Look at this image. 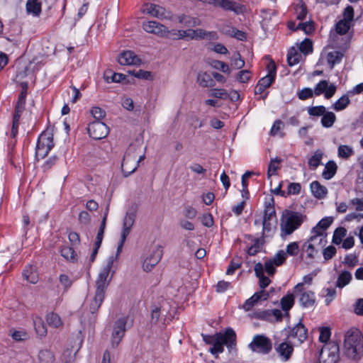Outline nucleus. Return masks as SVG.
<instances>
[{
  "label": "nucleus",
  "mask_w": 363,
  "mask_h": 363,
  "mask_svg": "<svg viewBox=\"0 0 363 363\" xmlns=\"http://www.w3.org/2000/svg\"><path fill=\"white\" fill-rule=\"evenodd\" d=\"M203 340L206 344L212 345L209 351L216 357L224 351V345L230 354L233 355L237 352L236 334L232 328H227L223 333H216L213 335H205Z\"/></svg>",
  "instance_id": "obj_1"
},
{
  "label": "nucleus",
  "mask_w": 363,
  "mask_h": 363,
  "mask_svg": "<svg viewBox=\"0 0 363 363\" xmlns=\"http://www.w3.org/2000/svg\"><path fill=\"white\" fill-rule=\"evenodd\" d=\"M341 354L346 359L357 362L363 356V335L357 329H350L344 336Z\"/></svg>",
  "instance_id": "obj_2"
},
{
  "label": "nucleus",
  "mask_w": 363,
  "mask_h": 363,
  "mask_svg": "<svg viewBox=\"0 0 363 363\" xmlns=\"http://www.w3.org/2000/svg\"><path fill=\"white\" fill-rule=\"evenodd\" d=\"M118 255L119 254L116 252L115 256H110L107 258L105 265L101 268L96 280V292L105 295L106 290L111 279L109 274Z\"/></svg>",
  "instance_id": "obj_3"
},
{
  "label": "nucleus",
  "mask_w": 363,
  "mask_h": 363,
  "mask_svg": "<svg viewBox=\"0 0 363 363\" xmlns=\"http://www.w3.org/2000/svg\"><path fill=\"white\" fill-rule=\"evenodd\" d=\"M304 216L296 212H288L281 219V236L289 235L298 229L303 222Z\"/></svg>",
  "instance_id": "obj_4"
},
{
  "label": "nucleus",
  "mask_w": 363,
  "mask_h": 363,
  "mask_svg": "<svg viewBox=\"0 0 363 363\" xmlns=\"http://www.w3.org/2000/svg\"><path fill=\"white\" fill-rule=\"evenodd\" d=\"M53 136L49 132H43L38 138L35 155L38 159H43L53 147Z\"/></svg>",
  "instance_id": "obj_5"
},
{
  "label": "nucleus",
  "mask_w": 363,
  "mask_h": 363,
  "mask_svg": "<svg viewBox=\"0 0 363 363\" xmlns=\"http://www.w3.org/2000/svg\"><path fill=\"white\" fill-rule=\"evenodd\" d=\"M294 294L298 297V301L303 308H312L315 303V293L303 287V284H297L294 289Z\"/></svg>",
  "instance_id": "obj_6"
},
{
  "label": "nucleus",
  "mask_w": 363,
  "mask_h": 363,
  "mask_svg": "<svg viewBox=\"0 0 363 363\" xmlns=\"http://www.w3.org/2000/svg\"><path fill=\"white\" fill-rule=\"evenodd\" d=\"M126 323L127 318L122 317L117 319L113 324L110 338V342L113 348L117 347L122 340L126 330Z\"/></svg>",
  "instance_id": "obj_7"
},
{
  "label": "nucleus",
  "mask_w": 363,
  "mask_h": 363,
  "mask_svg": "<svg viewBox=\"0 0 363 363\" xmlns=\"http://www.w3.org/2000/svg\"><path fill=\"white\" fill-rule=\"evenodd\" d=\"M162 255L163 247L161 245H154L143 261V270L145 272H150L160 261Z\"/></svg>",
  "instance_id": "obj_8"
},
{
  "label": "nucleus",
  "mask_w": 363,
  "mask_h": 363,
  "mask_svg": "<svg viewBox=\"0 0 363 363\" xmlns=\"http://www.w3.org/2000/svg\"><path fill=\"white\" fill-rule=\"evenodd\" d=\"M307 337V328L301 323H298L289 330L286 340L294 345L298 346L302 344Z\"/></svg>",
  "instance_id": "obj_9"
},
{
  "label": "nucleus",
  "mask_w": 363,
  "mask_h": 363,
  "mask_svg": "<svg viewBox=\"0 0 363 363\" xmlns=\"http://www.w3.org/2000/svg\"><path fill=\"white\" fill-rule=\"evenodd\" d=\"M248 347L254 352L267 354L272 350V342L265 335H256Z\"/></svg>",
  "instance_id": "obj_10"
},
{
  "label": "nucleus",
  "mask_w": 363,
  "mask_h": 363,
  "mask_svg": "<svg viewBox=\"0 0 363 363\" xmlns=\"http://www.w3.org/2000/svg\"><path fill=\"white\" fill-rule=\"evenodd\" d=\"M134 146H130L125 153L122 162V171L125 177L133 173L138 169V163L136 162V155L134 150Z\"/></svg>",
  "instance_id": "obj_11"
},
{
  "label": "nucleus",
  "mask_w": 363,
  "mask_h": 363,
  "mask_svg": "<svg viewBox=\"0 0 363 363\" xmlns=\"http://www.w3.org/2000/svg\"><path fill=\"white\" fill-rule=\"evenodd\" d=\"M267 74L259 79L256 86L255 93L262 94L267 88L269 87L274 81L276 76V65L274 62H270L267 65Z\"/></svg>",
  "instance_id": "obj_12"
},
{
  "label": "nucleus",
  "mask_w": 363,
  "mask_h": 363,
  "mask_svg": "<svg viewBox=\"0 0 363 363\" xmlns=\"http://www.w3.org/2000/svg\"><path fill=\"white\" fill-rule=\"evenodd\" d=\"M135 220V214L133 212L127 213L124 217L123 229L121 233L120 242L117 247V253L120 254L125 242L127 236L130 234L132 226Z\"/></svg>",
  "instance_id": "obj_13"
},
{
  "label": "nucleus",
  "mask_w": 363,
  "mask_h": 363,
  "mask_svg": "<svg viewBox=\"0 0 363 363\" xmlns=\"http://www.w3.org/2000/svg\"><path fill=\"white\" fill-rule=\"evenodd\" d=\"M89 136L94 140H101L108 134V128L100 121H95L89 124L87 128Z\"/></svg>",
  "instance_id": "obj_14"
},
{
  "label": "nucleus",
  "mask_w": 363,
  "mask_h": 363,
  "mask_svg": "<svg viewBox=\"0 0 363 363\" xmlns=\"http://www.w3.org/2000/svg\"><path fill=\"white\" fill-rule=\"evenodd\" d=\"M141 11L143 13H147L161 20L169 19L171 18L170 13L163 7L153 4H144Z\"/></svg>",
  "instance_id": "obj_15"
},
{
  "label": "nucleus",
  "mask_w": 363,
  "mask_h": 363,
  "mask_svg": "<svg viewBox=\"0 0 363 363\" xmlns=\"http://www.w3.org/2000/svg\"><path fill=\"white\" fill-rule=\"evenodd\" d=\"M208 4L219 6L225 11H230L235 14L243 13L245 8L242 4L232 0H211Z\"/></svg>",
  "instance_id": "obj_16"
},
{
  "label": "nucleus",
  "mask_w": 363,
  "mask_h": 363,
  "mask_svg": "<svg viewBox=\"0 0 363 363\" xmlns=\"http://www.w3.org/2000/svg\"><path fill=\"white\" fill-rule=\"evenodd\" d=\"M337 86L335 84H330L327 80H321L314 88V94L320 96L323 94L325 99H329L335 94Z\"/></svg>",
  "instance_id": "obj_17"
},
{
  "label": "nucleus",
  "mask_w": 363,
  "mask_h": 363,
  "mask_svg": "<svg viewBox=\"0 0 363 363\" xmlns=\"http://www.w3.org/2000/svg\"><path fill=\"white\" fill-rule=\"evenodd\" d=\"M143 28L145 32L156 35L160 38L164 37L167 33V27L155 21L144 22L143 23Z\"/></svg>",
  "instance_id": "obj_18"
},
{
  "label": "nucleus",
  "mask_w": 363,
  "mask_h": 363,
  "mask_svg": "<svg viewBox=\"0 0 363 363\" xmlns=\"http://www.w3.org/2000/svg\"><path fill=\"white\" fill-rule=\"evenodd\" d=\"M269 294L264 290H261L254 294L250 298L247 299L242 305V308L245 311H250L260 301H265L268 298Z\"/></svg>",
  "instance_id": "obj_19"
},
{
  "label": "nucleus",
  "mask_w": 363,
  "mask_h": 363,
  "mask_svg": "<svg viewBox=\"0 0 363 363\" xmlns=\"http://www.w3.org/2000/svg\"><path fill=\"white\" fill-rule=\"evenodd\" d=\"M118 62L121 65H139L141 60L133 51L127 50L119 55Z\"/></svg>",
  "instance_id": "obj_20"
},
{
  "label": "nucleus",
  "mask_w": 363,
  "mask_h": 363,
  "mask_svg": "<svg viewBox=\"0 0 363 363\" xmlns=\"http://www.w3.org/2000/svg\"><path fill=\"white\" fill-rule=\"evenodd\" d=\"M294 345L287 340L281 343L277 348V351L284 361H287L294 351Z\"/></svg>",
  "instance_id": "obj_21"
},
{
  "label": "nucleus",
  "mask_w": 363,
  "mask_h": 363,
  "mask_svg": "<svg viewBox=\"0 0 363 363\" xmlns=\"http://www.w3.org/2000/svg\"><path fill=\"white\" fill-rule=\"evenodd\" d=\"M20 83L22 90L18 96V101L15 109V113H22V112L24 110L28 89V82H21Z\"/></svg>",
  "instance_id": "obj_22"
},
{
  "label": "nucleus",
  "mask_w": 363,
  "mask_h": 363,
  "mask_svg": "<svg viewBox=\"0 0 363 363\" xmlns=\"http://www.w3.org/2000/svg\"><path fill=\"white\" fill-rule=\"evenodd\" d=\"M310 189L314 197L318 199H324L328 194L327 188L318 181H314L310 184Z\"/></svg>",
  "instance_id": "obj_23"
},
{
  "label": "nucleus",
  "mask_w": 363,
  "mask_h": 363,
  "mask_svg": "<svg viewBox=\"0 0 363 363\" xmlns=\"http://www.w3.org/2000/svg\"><path fill=\"white\" fill-rule=\"evenodd\" d=\"M352 279V275L350 272L343 270L340 272L337 275L335 286L339 289H342L348 285Z\"/></svg>",
  "instance_id": "obj_24"
},
{
  "label": "nucleus",
  "mask_w": 363,
  "mask_h": 363,
  "mask_svg": "<svg viewBox=\"0 0 363 363\" xmlns=\"http://www.w3.org/2000/svg\"><path fill=\"white\" fill-rule=\"evenodd\" d=\"M26 11L33 16H38L41 13V3L39 0H28L26 2Z\"/></svg>",
  "instance_id": "obj_25"
},
{
  "label": "nucleus",
  "mask_w": 363,
  "mask_h": 363,
  "mask_svg": "<svg viewBox=\"0 0 363 363\" xmlns=\"http://www.w3.org/2000/svg\"><path fill=\"white\" fill-rule=\"evenodd\" d=\"M311 236L308 239V240L317 248L322 247L326 244L327 234H323L321 233H311Z\"/></svg>",
  "instance_id": "obj_26"
},
{
  "label": "nucleus",
  "mask_w": 363,
  "mask_h": 363,
  "mask_svg": "<svg viewBox=\"0 0 363 363\" xmlns=\"http://www.w3.org/2000/svg\"><path fill=\"white\" fill-rule=\"evenodd\" d=\"M323 156V152L320 150H315L313 155L309 157L308 164L309 169L311 170H315L317 167L321 164V160Z\"/></svg>",
  "instance_id": "obj_27"
},
{
  "label": "nucleus",
  "mask_w": 363,
  "mask_h": 363,
  "mask_svg": "<svg viewBox=\"0 0 363 363\" xmlns=\"http://www.w3.org/2000/svg\"><path fill=\"white\" fill-rule=\"evenodd\" d=\"M350 95L347 93L339 98L333 105V108L335 111H341L345 110L350 104Z\"/></svg>",
  "instance_id": "obj_28"
},
{
  "label": "nucleus",
  "mask_w": 363,
  "mask_h": 363,
  "mask_svg": "<svg viewBox=\"0 0 363 363\" xmlns=\"http://www.w3.org/2000/svg\"><path fill=\"white\" fill-rule=\"evenodd\" d=\"M197 82L202 87H211L215 86V82L207 72H200L197 76Z\"/></svg>",
  "instance_id": "obj_29"
},
{
  "label": "nucleus",
  "mask_w": 363,
  "mask_h": 363,
  "mask_svg": "<svg viewBox=\"0 0 363 363\" xmlns=\"http://www.w3.org/2000/svg\"><path fill=\"white\" fill-rule=\"evenodd\" d=\"M333 219L330 217H325L321 219L317 225L313 228L311 233H321L326 234L325 231L328 227L331 225Z\"/></svg>",
  "instance_id": "obj_30"
},
{
  "label": "nucleus",
  "mask_w": 363,
  "mask_h": 363,
  "mask_svg": "<svg viewBox=\"0 0 363 363\" xmlns=\"http://www.w3.org/2000/svg\"><path fill=\"white\" fill-rule=\"evenodd\" d=\"M263 219L272 220L273 222L277 221L273 199H270L267 203L266 202Z\"/></svg>",
  "instance_id": "obj_31"
},
{
  "label": "nucleus",
  "mask_w": 363,
  "mask_h": 363,
  "mask_svg": "<svg viewBox=\"0 0 363 363\" xmlns=\"http://www.w3.org/2000/svg\"><path fill=\"white\" fill-rule=\"evenodd\" d=\"M23 276L30 284H36L38 281V275L35 267L29 266L23 270Z\"/></svg>",
  "instance_id": "obj_32"
},
{
  "label": "nucleus",
  "mask_w": 363,
  "mask_h": 363,
  "mask_svg": "<svg viewBox=\"0 0 363 363\" xmlns=\"http://www.w3.org/2000/svg\"><path fill=\"white\" fill-rule=\"evenodd\" d=\"M343 57V54L340 51H332L327 54L326 60L329 64L330 69H333L337 64L340 63Z\"/></svg>",
  "instance_id": "obj_33"
},
{
  "label": "nucleus",
  "mask_w": 363,
  "mask_h": 363,
  "mask_svg": "<svg viewBox=\"0 0 363 363\" xmlns=\"http://www.w3.org/2000/svg\"><path fill=\"white\" fill-rule=\"evenodd\" d=\"M104 78L107 83L121 82L125 79V76L120 73L113 72L111 69L104 72Z\"/></svg>",
  "instance_id": "obj_34"
},
{
  "label": "nucleus",
  "mask_w": 363,
  "mask_h": 363,
  "mask_svg": "<svg viewBox=\"0 0 363 363\" xmlns=\"http://www.w3.org/2000/svg\"><path fill=\"white\" fill-rule=\"evenodd\" d=\"M302 55L299 50L295 48H291L287 55V61L289 66L297 65L301 60Z\"/></svg>",
  "instance_id": "obj_35"
},
{
  "label": "nucleus",
  "mask_w": 363,
  "mask_h": 363,
  "mask_svg": "<svg viewBox=\"0 0 363 363\" xmlns=\"http://www.w3.org/2000/svg\"><path fill=\"white\" fill-rule=\"evenodd\" d=\"M337 164L333 161L326 163L322 176L325 179H330L336 173Z\"/></svg>",
  "instance_id": "obj_36"
},
{
  "label": "nucleus",
  "mask_w": 363,
  "mask_h": 363,
  "mask_svg": "<svg viewBox=\"0 0 363 363\" xmlns=\"http://www.w3.org/2000/svg\"><path fill=\"white\" fill-rule=\"evenodd\" d=\"M105 295L103 294L95 292V295L91 301L89 310L91 313H95L101 306Z\"/></svg>",
  "instance_id": "obj_37"
},
{
  "label": "nucleus",
  "mask_w": 363,
  "mask_h": 363,
  "mask_svg": "<svg viewBox=\"0 0 363 363\" xmlns=\"http://www.w3.org/2000/svg\"><path fill=\"white\" fill-rule=\"evenodd\" d=\"M354 151L352 147L347 145H340L337 148V155L340 158L347 160L353 155Z\"/></svg>",
  "instance_id": "obj_38"
},
{
  "label": "nucleus",
  "mask_w": 363,
  "mask_h": 363,
  "mask_svg": "<svg viewBox=\"0 0 363 363\" xmlns=\"http://www.w3.org/2000/svg\"><path fill=\"white\" fill-rule=\"evenodd\" d=\"M34 327L36 333L40 337H45L47 335V328L43 319L40 317H36L34 320Z\"/></svg>",
  "instance_id": "obj_39"
},
{
  "label": "nucleus",
  "mask_w": 363,
  "mask_h": 363,
  "mask_svg": "<svg viewBox=\"0 0 363 363\" xmlns=\"http://www.w3.org/2000/svg\"><path fill=\"white\" fill-rule=\"evenodd\" d=\"M179 22L186 27H196L201 25L199 18L191 16H180L179 18Z\"/></svg>",
  "instance_id": "obj_40"
},
{
  "label": "nucleus",
  "mask_w": 363,
  "mask_h": 363,
  "mask_svg": "<svg viewBox=\"0 0 363 363\" xmlns=\"http://www.w3.org/2000/svg\"><path fill=\"white\" fill-rule=\"evenodd\" d=\"M46 321L48 324L54 328H60L62 326L63 323L59 315L55 313H50L46 316Z\"/></svg>",
  "instance_id": "obj_41"
},
{
  "label": "nucleus",
  "mask_w": 363,
  "mask_h": 363,
  "mask_svg": "<svg viewBox=\"0 0 363 363\" xmlns=\"http://www.w3.org/2000/svg\"><path fill=\"white\" fill-rule=\"evenodd\" d=\"M336 116L334 113L331 111H326L321 118V125L324 128H330L335 122Z\"/></svg>",
  "instance_id": "obj_42"
},
{
  "label": "nucleus",
  "mask_w": 363,
  "mask_h": 363,
  "mask_svg": "<svg viewBox=\"0 0 363 363\" xmlns=\"http://www.w3.org/2000/svg\"><path fill=\"white\" fill-rule=\"evenodd\" d=\"M294 304V294H288L281 299V308L284 311L290 310Z\"/></svg>",
  "instance_id": "obj_43"
},
{
  "label": "nucleus",
  "mask_w": 363,
  "mask_h": 363,
  "mask_svg": "<svg viewBox=\"0 0 363 363\" xmlns=\"http://www.w3.org/2000/svg\"><path fill=\"white\" fill-rule=\"evenodd\" d=\"M194 40H201L204 38H216V32H208L203 29H194Z\"/></svg>",
  "instance_id": "obj_44"
},
{
  "label": "nucleus",
  "mask_w": 363,
  "mask_h": 363,
  "mask_svg": "<svg viewBox=\"0 0 363 363\" xmlns=\"http://www.w3.org/2000/svg\"><path fill=\"white\" fill-rule=\"evenodd\" d=\"M295 14L298 19L302 20L306 18L307 14V9L303 1H298L294 7Z\"/></svg>",
  "instance_id": "obj_45"
},
{
  "label": "nucleus",
  "mask_w": 363,
  "mask_h": 363,
  "mask_svg": "<svg viewBox=\"0 0 363 363\" xmlns=\"http://www.w3.org/2000/svg\"><path fill=\"white\" fill-rule=\"evenodd\" d=\"M318 249L315 245L310 242L308 240L304 242L302 247L303 251L306 254L307 257L313 259L315 257Z\"/></svg>",
  "instance_id": "obj_46"
},
{
  "label": "nucleus",
  "mask_w": 363,
  "mask_h": 363,
  "mask_svg": "<svg viewBox=\"0 0 363 363\" xmlns=\"http://www.w3.org/2000/svg\"><path fill=\"white\" fill-rule=\"evenodd\" d=\"M38 358L40 363H53L55 357L53 354L48 350H42L39 352Z\"/></svg>",
  "instance_id": "obj_47"
},
{
  "label": "nucleus",
  "mask_w": 363,
  "mask_h": 363,
  "mask_svg": "<svg viewBox=\"0 0 363 363\" xmlns=\"http://www.w3.org/2000/svg\"><path fill=\"white\" fill-rule=\"evenodd\" d=\"M60 252L62 256L67 260L74 262L76 259L77 255L74 250L70 247L65 246L62 247Z\"/></svg>",
  "instance_id": "obj_48"
},
{
  "label": "nucleus",
  "mask_w": 363,
  "mask_h": 363,
  "mask_svg": "<svg viewBox=\"0 0 363 363\" xmlns=\"http://www.w3.org/2000/svg\"><path fill=\"white\" fill-rule=\"evenodd\" d=\"M346 233L347 230L345 228L342 227L337 228L333 233V242L335 245H340Z\"/></svg>",
  "instance_id": "obj_49"
},
{
  "label": "nucleus",
  "mask_w": 363,
  "mask_h": 363,
  "mask_svg": "<svg viewBox=\"0 0 363 363\" xmlns=\"http://www.w3.org/2000/svg\"><path fill=\"white\" fill-rule=\"evenodd\" d=\"M351 26L352 23L341 19L336 23V31L340 35H344L347 33Z\"/></svg>",
  "instance_id": "obj_50"
},
{
  "label": "nucleus",
  "mask_w": 363,
  "mask_h": 363,
  "mask_svg": "<svg viewBox=\"0 0 363 363\" xmlns=\"http://www.w3.org/2000/svg\"><path fill=\"white\" fill-rule=\"evenodd\" d=\"M326 112L325 107L323 106H312L308 108V113L311 116H322Z\"/></svg>",
  "instance_id": "obj_51"
},
{
  "label": "nucleus",
  "mask_w": 363,
  "mask_h": 363,
  "mask_svg": "<svg viewBox=\"0 0 363 363\" xmlns=\"http://www.w3.org/2000/svg\"><path fill=\"white\" fill-rule=\"evenodd\" d=\"M320 335L318 340L323 343H326L330 338L331 332L328 327H321L319 328Z\"/></svg>",
  "instance_id": "obj_52"
},
{
  "label": "nucleus",
  "mask_w": 363,
  "mask_h": 363,
  "mask_svg": "<svg viewBox=\"0 0 363 363\" xmlns=\"http://www.w3.org/2000/svg\"><path fill=\"white\" fill-rule=\"evenodd\" d=\"M212 67L216 69L220 70L223 73L229 74L231 72V69L229 65L227 63L220 60L213 61Z\"/></svg>",
  "instance_id": "obj_53"
},
{
  "label": "nucleus",
  "mask_w": 363,
  "mask_h": 363,
  "mask_svg": "<svg viewBox=\"0 0 363 363\" xmlns=\"http://www.w3.org/2000/svg\"><path fill=\"white\" fill-rule=\"evenodd\" d=\"M106 225V224H105V220H102L94 242V246H96V248H99L101 246L104 238Z\"/></svg>",
  "instance_id": "obj_54"
},
{
  "label": "nucleus",
  "mask_w": 363,
  "mask_h": 363,
  "mask_svg": "<svg viewBox=\"0 0 363 363\" xmlns=\"http://www.w3.org/2000/svg\"><path fill=\"white\" fill-rule=\"evenodd\" d=\"M232 65L235 69H241L245 66V60L239 52L235 53L231 58Z\"/></svg>",
  "instance_id": "obj_55"
},
{
  "label": "nucleus",
  "mask_w": 363,
  "mask_h": 363,
  "mask_svg": "<svg viewBox=\"0 0 363 363\" xmlns=\"http://www.w3.org/2000/svg\"><path fill=\"white\" fill-rule=\"evenodd\" d=\"M164 38H169L172 40L183 39V30H169L167 28V33L165 35Z\"/></svg>",
  "instance_id": "obj_56"
},
{
  "label": "nucleus",
  "mask_w": 363,
  "mask_h": 363,
  "mask_svg": "<svg viewBox=\"0 0 363 363\" xmlns=\"http://www.w3.org/2000/svg\"><path fill=\"white\" fill-rule=\"evenodd\" d=\"M299 52L307 55L312 52V42L308 39H305L299 45Z\"/></svg>",
  "instance_id": "obj_57"
},
{
  "label": "nucleus",
  "mask_w": 363,
  "mask_h": 363,
  "mask_svg": "<svg viewBox=\"0 0 363 363\" xmlns=\"http://www.w3.org/2000/svg\"><path fill=\"white\" fill-rule=\"evenodd\" d=\"M299 245L297 242L289 243L286 247V254L290 256H296L298 254Z\"/></svg>",
  "instance_id": "obj_58"
},
{
  "label": "nucleus",
  "mask_w": 363,
  "mask_h": 363,
  "mask_svg": "<svg viewBox=\"0 0 363 363\" xmlns=\"http://www.w3.org/2000/svg\"><path fill=\"white\" fill-rule=\"evenodd\" d=\"M209 96L222 99H225L229 96L224 89H213L210 91Z\"/></svg>",
  "instance_id": "obj_59"
},
{
  "label": "nucleus",
  "mask_w": 363,
  "mask_h": 363,
  "mask_svg": "<svg viewBox=\"0 0 363 363\" xmlns=\"http://www.w3.org/2000/svg\"><path fill=\"white\" fill-rule=\"evenodd\" d=\"M9 335L16 341H22L27 338V333L24 330H11Z\"/></svg>",
  "instance_id": "obj_60"
},
{
  "label": "nucleus",
  "mask_w": 363,
  "mask_h": 363,
  "mask_svg": "<svg viewBox=\"0 0 363 363\" xmlns=\"http://www.w3.org/2000/svg\"><path fill=\"white\" fill-rule=\"evenodd\" d=\"M342 16L343 18L342 20L352 23L354 19V9L352 6H347L343 11Z\"/></svg>",
  "instance_id": "obj_61"
},
{
  "label": "nucleus",
  "mask_w": 363,
  "mask_h": 363,
  "mask_svg": "<svg viewBox=\"0 0 363 363\" xmlns=\"http://www.w3.org/2000/svg\"><path fill=\"white\" fill-rule=\"evenodd\" d=\"M209 49L216 53L220 55H226L228 53L227 48L221 43H216L211 45Z\"/></svg>",
  "instance_id": "obj_62"
},
{
  "label": "nucleus",
  "mask_w": 363,
  "mask_h": 363,
  "mask_svg": "<svg viewBox=\"0 0 363 363\" xmlns=\"http://www.w3.org/2000/svg\"><path fill=\"white\" fill-rule=\"evenodd\" d=\"M286 259V252L283 250H280L274 255L272 260L275 263L276 266H280L285 262Z\"/></svg>",
  "instance_id": "obj_63"
},
{
  "label": "nucleus",
  "mask_w": 363,
  "mask_h": 363,
  "mask_svg": "<svg viewBox=\"0 0 363 363\" xmlns=\"http://www.w3.org/2000/svg\"><path fill=\"white\" fill-rule=\"evenodd\" d=\"M298 28L302 30L306 34H310L314 30V23L313 21L300 23Z\"/></svg>",
  "instance_id": "obj_64"
}]
</instances>
